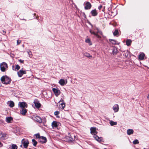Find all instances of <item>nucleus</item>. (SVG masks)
Segmentation results:
<instances>
[{"label": "nucleus", "mask_w": 149, "mask_h": 149, "mask_svg": "<svg viewBox=\"0 0 149 149\" xmlns=\"http://www.w3.org/2000/svg\"><path fill=\"white\" fill-rule=\"evenodd\" d=\"M91 133L92 134H93V137L95 139L99 142H100L102 140V137H99L96 134H97V132L96 131V128L95 127H91L90 128Z\"/></svg>", "instance_id": "obj_1"}, {"label": "nucleus", "mask_w": 149, "mask_h": 149, "mask_svg": "<svg viewBox=\"0 0 149 149\" xmlns=\"http://www.w3.org/2000/svg\"><path fill=\"white\" fill-rule=\"evenodd\" d=\"M1 80L3 84H9L11 81L10 78L6 75L2 76L1 78Z\"/></svg>", "instance_id": "obj_2"}, {"label": "nucleus", "mask_w": 149, "mask_h": 149, "mask_svg": "<svg viewBox=\"0 0 149 149\" xmlns=\"http://www.w3.org/2000/svg\"><path fill=\"white\" fill-rule=\"evenodd\" d=\"M0 68L1 71L4 72L8 68V65L6 63L3 62L0 64Z\"/></svg>", "instance_id": "obj_3"}, {"label": "nucleus", "mask_w": 149, "mask_h": 149, "mask_svg": "<svg viewBox=\"0 0 149 149\" xmlns=\"http://www.w3.org/2000/svg\"><path fill=\"white\" fill-rule=\"evenodd\" d=\"M68 136H66V138L68 139V141H72L77 139V138L75 136L72 135L68 134Z\"/></svg>", "instance_id": "obj_4"}, {"label": "nucleus", "mask_w": 149, "mask_h": 149, "mask_svg": "<svg viewBox=\"0 0 149 149\" xmlns=\"http://www.w3.org/2000/svg\"><path fill=\"white\" fill-rule=\"evenodd\" d=\"M22 144L23 145L24 147L25 148H27L29 143V141L28 139H23L21 141Z\"/></svg>", "instance_id": "obj_5"}, {"label": "nucleus", "mask_w": 149, "mask_h": 149, "mask_svg": "<svg viewBox=\"0 0 149 149\" xmlns=\"http://www.w3.org/2000/svg\"><path fill=\"white\" fill-rule=\"evenodd\" d=\"M97 29V32L96 33H95L94 31H93L91 30H90V32L91 34H93L97 38H101V37L98 35L97 33H99L100 34H102V32L100 31L98 29Z\"/></svg>", "instance_id": "obj_6"}, {"label": "nucleus", "mask_w": 149, "mask_h": 149, "mask_svg": "<svg viewBox=\"0 0 149 149\" xmlns=\"http://www.w3.org/2000/svg\"><path fill=\"white\" fill-rule=\"evenodd\" d=\"M85 6L84 8L86 10H88L91 9V7L92 5L88 1H86L85 2Z\"/></svg>", "instance_id": "obj_7"}, {"label": "nucleus", "mask_w": 149, "mask_h": 149, "mask_svg": "<svg viewBox=\"0 0 149 149\" xmlns=\"http://www.w3.org/2000/svg\"><path fill=\"white\" fill-rule=\"evenodd\" d=\"M18 76L19 77H22L24 74L26 73V71L23 70L22 69L20 70L17 73Z\"/></svg>", "instance_id": "obj_8"}, {"label": "nucleus", "mask_w": 149, "mask_h": 149, "mask_svg": "<svg viewBox=\"0 0 149 149\" xmlns=\"http://www.w3.org/2000/svg\"><path fill=\"white\" fill-rule=\"evenodd\" d=\"M52 91L56 97L58 96L61 93L60 91L57 89L54 88L52 89Z\"/></svg>", "instance_id": "obj_9"}, {"label": "nucleus", "mask_w": 149, "mask_h": 149, "mask_svg": "<svg viewBox=\"0 0 149 149\" xmlns=\"http://www.w3.org/2000/svg\"><path fill=\"white\" fill-rule=\"evenodd\" d=\"M7 135L6 133L1 132L0 134V139L4 140L7 138Z\"/></svg>", "instance_id": "obj_10"}, {"label": "nucleus", "mask_w": 149, "mask_h": 149, "mask_svg": "<svg viewBox=\"0 0 149 149\" xmlns=\"http://www.w3.org/2000/svg\"><path fill=\"white\" fill-rule=\"evenodd\" d=\"M33 119L36 121L40 123L42 122V120L40 117L38 116H36L35 117H33Z\"/></svg>", "instance_id": "obj_11"}, {"label": "nucleus", "mask_w": 149, "mask_h": 149, "mask_svg": "<svg viewBox=\"0 0 149 149\" xmlns=\"http://www.w3.org/2000/svg\"><path fill=\"white\" fill-rule=\"evenodd\" d=\"M34 103L36 108H39L41 106V104L39 103V101L35 99L34 100Z\"/></svg>", "instance_id": "obj_12"}, {"label": "nucleus", "mask_w": 149, "mask_h": 149, "mask_svg": "<svg viewBox=\"0 0 149 149\" xmlns=\"http://www.w3.org/2000/svg\"><path fill=\"white\" fill-rule=\"evenodd\" d=\"M39 141L41 142L42 143H45L47 141V139L45 137L42 136L40 139H39Z\"/></svg>", "instance_id": "obj_13"}, {"label": "nucleus", "mask_w": 149, "mask_h": 149, "mask_svg": "<svg viewBox=\"0 0 149 149\" xmlns=\"http://www.w3.org/2000/svg\"><path fill=\"white\" fill-rule=\"evenodd\" d=\"M26 104L24 102H19L18 103L19 107L22 108H24L26 107H27Z\"/></svg>", "instance_id": "obj_14"}, {"label": "nucleus", "mask_w": 149, "mask_h": 149, "mask_svg": "<svg viewBox=\"0 0 149 149\" xmlns=\"http://www.w3.org/2000/svg\"><path fill=\"white\" fill-rule=\"evenodd\" d=\"M67 83V80L65 81L63 79H61L59 81V83L61 86H64V85H65Z\"/></svg>", "instance_id": "obj_15"}, {"label": "nucleus", "mask_w": 149, "mask_h": 149, "mask_svg": "<svg viewBox=\"0 0 149 149\" xmlns=\"http://www.w3.org/2000/svg\"><path fill=\"white\" fill-rule=\"evenodd\" d=\"M119 109V106L117 104H115L113 107V109L115 112H116L118 111Z\"/></svg>", "instance_id": "obj_16"}, {"label": "nucleus", "mask_w": 149, "mask_h": 149, "mask_svg": "<svg viewBox=\"0 0 149 149\" xmlns=\"http://www.w3.org/2000/svg\"><path fill=\"white\" fill-rule=\"evenodd\" d=\"M92 15L93 16H95L97 15V13L95 9L92 10L91 12Z\"/></svg>", "instance_id": "obj_17"}, {"label": "nucleus", "mask_w": 149, "mask_h": 149, "mask_svg": "<svg viewBox=\"0 0 149 149\" xmlns=\"http://www.w3.org/2000/svg\"><path fill=\"white\" fill-rule=\"evenodd\" d=\"M7 104H9V106L11 108L13 107L14 106V102L12 101H8L7 103Z\"/></svg>", "instance_id": "obj_18"}, {"label": "nucleus", "mask_w": 149, "mask_h": 149, "mask_svg": "<svg viewBox=\"0 0 149 149\" xmlns=\"http://www.w3.org/2000/svg\"><path fill=\"white\" fill-rule=\"evenodd\" d=\"M27 112V110L24 108H22L20 111V113L23 115H25Z\"/></svg>", "instance_id": "obj_19"}, {"label": "nucleus", "mask_w": 149, "mask_h": 149, "mask_svg": "<svg viewBox=\"0 0 149 149\" xmlns=\"http://www.w3.org/2000/svg\"><path fill=\"white\" fill-rule=\"evenodd\" d=\"M58 123L56 121H53L52 123V125L53 127H56L58 126Z\"/></svg>", "instance_id": "obj_20"}, {"label": "nucleus", "mask_w": 149, "mask_h": 149, "mask_svg": "<svg viewBox=\"0 0 149 149\" xmlns=\"http://www.w3.org/2000/svg\"><path fill=\"white\" fill-rule=\"evenodd\" d=\"M145 54L143 53L140 54L139 56V58L140 60H142L144 58Z\"/></svg>", "instance_id": "obj_21"}, {"label": "nucleus", "mask_w": 149, "mask_h": 149, "mask_svg": "<svg viewBox=\"0 0 149 149\" xmlns=\"http://www.w3.org/2000/svg\"><path fill=\"white\" fill-rule=\"evenodd\" d=\"M134 132L133 130L132 129H128L127 131V134L128 135H130L133 134Z\"/></svg>", "instance_id": "obj_22"}, {"label": "nucleus", "mask_w": 149, "mask_h": 149, "mask_svg": "<svg viewBox=\"0 0 149 149\" xmlns=\"http://www.w3.org/2000/svg\"><path fill=\"white\" fill-rule=\"evenodd\" d=\"M12 118L11 117H7L6 118V121L8 123H11V121H12Z\"/></svg>", "instance_id": "obj_23"}, {"label": "nucleus", "mask_w": 149, "mask_h": 149, "mask_svg": "<svg viewBox=\"0 0 149 149\" xmlns=\"http://www.w3.org/2000/svg\"><path fill=\"white\" fill-rule=\"evenodd\" d=\"M83 55L84 56L88 58H91L92 57V56L87 52L84 53Z\"/></svg>", "instance_id": "obj_24"}, {"label": "nucleus", "mask_w": 149, "mask_h": 149, "mask_svg": "<svg viewBox=\"0 0 149 149\" xmlns=\"http://www.w3.org/2000/svg\"><path fill=\"white\" fill-rule=\"evenodd\" d=\"M132 41L130 39H127L126 41V44L128 46L130 45L131 44Z\"/></svg>", "instance_id": "obj_25"}, {"label": "nucleus", "mask_w": 149, "mask_h": 149, "mask_svg": "<svg viewBox=\"0 0 149 149\" xmlns=\"http://www.w3.org/2000/svg\"><path fill=\"white\" fill-rule=\"evenodd\" d=\"M117 49L116 48H114L113 50L112 53L113 55H116L117 52Z\"/></svg>", "instance_id": "obj_26"}, {"label": "nucleus", "mask_w": 149, "mask_h": 149, "mask_svg": "<svg viewBox=\"0 0 149 149\" xmlns=\"http://www.w3.org/2000/svg\"><path fill=\"white\" fill-rule=\"evenodd\" d=\"M110 124L111 126H113L114 125H116L117 124V123L111 120L110 122Z\"/></svg>", "instance_id": "obj_27"}, {"label": "nucleus", "mask_w": 149, "mask_h": 149, "mask_svg": "<svg viewBox=\"0 0 149 149\" xmlns=\"http://www.w3.org/2000/svg\"><path fill=\"white\" fill-rule=\"evenodd\" d=\"M109 41L110 42H111L112 44L115 45L116 44V41L115 40L110 39Z\"/></svg>", "instance_id": "obj_28"}, {"label": "nucleus", "mask_w": 149, "mask_h": 149, "mask_svg": "<svg viewBox=\"0 0 149 149\" xmlns=\"http://www.w3.org/2000/svg\"><path fill=\"white\" fill-rule=\"evenodd\" d=\"M33 145L34 146H36L37 144V142L36 141L35 139H33L32 140Z\"/></svg>", "instance_id": "obj_29"}, {"label": "nucleus", "mask_w": 149, "mask_h": 149, "mask_svg": "<svg viewBox=\"0 0 149 149\" xmlns=\"http://www.w3.org/2000/svg\"><path fill=\"white\" fill-rule=\"evenodd\" d=\"M118 30H116L113 33V34L114 36H118Z\"/></svg>", "instance_id": "obj_30"}, {"label": "nucleus", "mask_w": 149, "mask_h": 149, "mask_svg": "<svg viewBox=\"0 0 149 149\" xmlns=\"http://www.w3.org/2000/svg\"><path fill=\"white\" fill-rule=\"evenodd\" d=\"M12 149H17V146L15 144H12Z\"/></svg>", "instance_id": "obj_31"}, {"label": "nucleus", "mask_w": 149, "mask_h": 149, "mask_svg": "<svg viewBox=\"0 0 149 149\" xmlns=\"http://www.w3.org/2000/svg\"><path fill=\"white\" fill-rule=\"evenodd\" d=\"M61 108L63 109L65 107V104L64 103H62L61 104Z\"/></svg>", "instance_id": "obj_32"}, {"label": "nucleus", "mask_w": 149, "mask_h": 149, "mask_svg": "<svg viewBox=\"0 0 149 149\" xmlns=\"http://www.w3.org/2000/svg\"><path fill=\"white\" fill-rule=\"evenodd\" d=\"M139 143V141L137 139H135L133 142V143L134 144H138Z\"/></svg>", "instance_id": "obj_33"}, {"label": "nucleus", "mask_w": 149, "mask_h": 149, "mask_svg": "<svg viewBox=\"0 0 149 149\" xmlns=\"http://www.w3.org/2000/svg\"><path fill=\"white\" fill-rule=\"evenodd\" d=\"M20 68V66L18 65H17L15 66V69L14 70H14H18Z\"/></svg>", "instance_id": "obj_34"}, {"label": "nucleus", "mask_w": 149, "mask_h": 149, "mask_svg": "<svg viewBox=\"0 0 149 149\" xmlns=\"http://www.w3.org/2000/svg\"><path fill=\"white\" fill-rule=\"evenodd\" d=\"M85 42L86 43H88L89 44V45H91V41L89 39H88L86 40Z\"/></svg>", "instance_id": "obj_35"}, {"label": "nucleus", "mask_w": 149, "mask_h": 149, "mask_svg": "<svg viewBox=\"0 0 149 149\" xmlns=\"http://www.w3.org/2000/svg\"><path fill=\"white\" fill-rule=\"evenodd\" d=\"M36 137V138L38 139V140H39V139H40L41 136H40V134H36L35 135Z\"/></svg>", "instance_id": "obj_36"}, {"label": "nucleus", "mask_w": 149, "mask_h": 149, "mask_svg": "<svg viewBox=\"0 0 149 149\" xmlns=\"http://www.w3.org/2000/svg\"><path fill=\"white\" fill-rule=\"evenodd\" d=\"M27 52L29 55V56H30L31 55H32V52L30 51H28Z\"/></svg>", "instance_id": "obj_37"}, {"label": "nucleus", "mask_w": 149, "mask_h": 149, "mask_svg": "<svg viewBox=\"0 0 149 149\" xmlns=\"http://www.w3.org/2000/svg\"><path fill=\"white\" fill-rule=\"evenodd\" d=\"M59 113V112L58 111H55L54 113V115H57Z\"/></svg>", "instance_id": "obj_38"}, {"label": "nucleus", "mask_w": 149, "mask_h": 149, "mask_svg": "<svg viewBox=\"0 0 149 149\" xmlns=\"http://www.w3.org/2000/svg\"><path fill=\"white\" fill-rule=\"evenodd\" d=\"M21 42V41L20 40H18L17 41V45L19 44Z\"/></svg>", "instance_id": "obj_39"}, {"label": "nucleus", "mask_w": 149, "mask_h": 149, "mask_svg": "<svg viewBox=\"0 0 149 149\" xmlns=\"http://www.w3.org/2000/svg\"><path fill=\"white\" fill-rule=\"evenodd\" d=\"M19 61L20 62V63H24V60H22L21 59H19Z\"/></svg>", "instance_id": "obj_40"}, {"label": "nucleus", "mask_w": 149, "mask_h": 149, "mask_svg": "<svg viewBox=\"0 0 149 149\" xmlns=\"http://www.w3.org/2000/svg\"><path fill=\"white\" fill-rule=\"evenodd\" d=\"M64 100L62 99H61L60 101H59V102H62V103H64Z\"/></svg>", "instance_id": "obj_41"}, {"label": "nucleus", "mask_w": 149, "mask_h": 149, "mask_svg": "<svg viewBox=\"0 0 149 149\" xmlns=\"http://www.w3.org/2000/svg\"><path fill=\"white\" fill-rule=\"evenodd\" d=\"M102 6L101 5H100L98 7V9H99V10H100L101 8H102Z\"/></svg>", "instance_id": "obj_42"}, {"label": "nucleus", "mask_w": 149, "mask_h": 149, "mask_svg": "<svg viewBox=\"0 0 149 149\" xmlns=\"http://www.w3.org/2000/svg\"><path fill=\"white\" fill-rule=\"evenodd\" d=\"M2 32L3 33V34H4L6 33V31L5 30H3Z\"/></svg>", "instance_id": "obj_43"}, {"label": "nucleus", "mask_w": 149, "mask_h": 149, "mask_svg": "<svg viewBox=\"0 0 149 149\" xmlns=\"http://www.w3.org/2000/svg\"><path fill=\"white\" fill-rule=\"evenodd\" d=\"M2 145L1 142H0V147L2 146Z\"/></svg>", "instance_id": "obj_44"}, {"label": "nucleus", "mask_w": 149, "mask_h": 149, "mask_svg": "<svg viewBox=\"0 0 149 149\" xmlns=\"http://www.w3.org/2000/svg\"><path fill=\"white\" fill-rule=\"evenodd\" d=\"M147 98L149 99V94L148 95V97H147Z\"/></svg>", "instance_id": "obj_45"}, {"label": "nucleus", "mask_w": 149, "mask_h": 149, "mask_svg": "<svg viewBox=\"0 0 149 149\" xmlns=\"http://www.w3.org/2000/svg\"><path fill=\"white\" fill-rule=\"evenodd\" d=\"M20 147H22V145H20Z\"/></svg>", "instance_id": "obj_46"}, {"label": "nucleus", "mask_w": 149, "mask_h": 149, "mask_svg": "<svg viewBox=\"0 0 149 149\" xmlns=\"http://www.w3.org/2000/svg\"><path fill=\"white\" fill-rule=\"evenodd\" d=\"M12 68H14V66L13 65V66H12Z\"/></svg>", "instance_id": "obj_47"}, {"label": "nucleus", "mask_w": 149, "mask_h": 149, "mask_svg": "<svg viewBox=\"0 0 149 149\" xmlns=\"http://www.w3.org/2000/svg\"><path fill=\"white\" fill-rule=\"evenodd\" d=\"M36 15V14H35V13H34V15Z\"/></svg>", "instance_id": "obj_48"}, {"label": "nucleus", "mask_w": 149, "mask_h": 149, "mask_svg": "<svg viewBox=\"0 0 149 149\" xmlns=\"http://www.w3.org/2000/svg\"><path fill=\"white\" fill-rule=\"evenodd\" d=\"M144 149H146L145 148H144Z\"/></svg>", "instance_id": "obj_49"}]
</instances>
